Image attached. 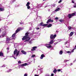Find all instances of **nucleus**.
<instances>
[{"label": "nucleus", "instance_id": "f257e3e1", "mask_svg": "<svg viewBox=\"0 0 76 76\" xmlns=\"http://www.w3.org/2000/svg\"><path fill=\"white\" fill-rule=\"evenodd\" d=\"M29 34V32H26V33L25 35L24 36L23 38H22L23 41H24L25 40L24 42H27L29 41L31 39V38L29 37H28V35Z\"/></svg>", "mask_w": 76, "mask_h": 76}, {"label": "nucleus", "instance_id": "f03ea898", "mask_svg": "<svg viewBox=\"0 0 76 76\" xmlns=\"http://www.w3.org/2000/svg\"><path fill=\"white\" fill-rule=\"evenodd\" d=\"M22 28L21 27H19L15 31V33L14 34L12 35V37H15V35H16V34L18 32H19L20 30H21V29Z\"/></svg>", "mask_w": 76, "mask_h": 76}, {"label": "nucleus", "instance_id": "7ed1b4c3", "mask_svg": "<svg viewBox=\"0 0 76 76\" xmlns=\"http://www.w3.org/2000/svg\"><path fill=\"white\" fill-rule=\"evenodd\" d=\"M20 53V51L18 50V51L17 49H15L14 52V55H15V54H16V56H18V55Z\"/></svg>", "mask_w": 76, "mask_h": 76}, {"label": "nucleus", "instance_id": "20e7f679", "mask_svg": "<svg viewBox=\"0 0 76 76\" xmlns=\"http://www.w3.org/2000/svg\"><path fill=\"white\" fill-rule=\"evenodd\" d=\"M75 15V13L69 14L68 15V17L69 19H70V18H72V16H74Z\"/></svg>", "mask_w": 76, "mask_h": 76}, {"label": "nucleus", "instance_id": "39448f33", "mask_svg": "<svg viewBox=\"0 0 76 76\" xmlns=\"http://www.w3.org/2000/svg\"><path fill=\"white\" fill-rule=\"evenodd\" d=\"M56 36H57L56 34H55L54 35H53V34H51L50 38V39H54V38L56 37Z\"/></svg>", "mask_w": 76, "mask_h": 76}, {"label": "nucleus", "instance_id": "423d86ee", "mask_svg": "<svg viewBox=\"0 0 76 76\" xmlns=\"http://www.w3.org/2000/svg\"><path fill=\"white\" fill-rule=\"evenodd\" d=\"M30 5V2H28L27 3V4H26V6L27 7V8L28 9H30V8H31V7L29 6Z\"/></svg>", "mask_w": 76, "mask_h": 76}, {"label": "nucleus", "instance_id": "0eeeda50", "mask_svg": "<svg viewBox=\"0 0 76 76\" xmlns=\"http://www.w3.org/2000/svg\"><path fill=\"white\" fill-rule=\"evenodd\" d=\"M39 25L40 26H46L48 25V24H44L43 22H42L40 23Z\"/></svg>", "mask_w": 76, "mask_h": 76}, {"label": "nucleus", "instance_id": "6e6552de", "mask_svg": "<svg viewBox=\"0 0 76 76\" xmlns=\"http://www.w3.org/2000/svg\"><path fill=\"white\" fill-rule=\"evenodd\" d=\"M53 22L54 20H51V19H50L48 20L46 22V23H50V22Z\"/></svg>", "mask_w": 76, "mask_h": 76}, {"label": "nucleus", "instance_id": "1a4fd4ad", "mask_svg": "<svg viewBox=\"0 0 76 76\" xmlns=\"http://www.w3.org/2000/svg\"><path fill=\"white\" fill-rule=\"evenodd\" d=\"M50 45V44H46L45 46L48 48H51L52 46L51 45Z\"/></svg>", "mask_w": 76, "mask_h": 76}, {"label": "nucleus", "instance_id": "9d476101", "mask_svg": "<svg viewBox=\"0 0 76 76\" xmlns=\"http://www.w3.org/2000/svg\"><path fill=\"white\" fill-rule=\"evenodd\" d=\"M37 48V47L35 46L32 48V49H31V51H35L36 50V49Z\"/></svg>", "mask_w": 76, "mask_h": 76}, {"label": "nucleus", "instance_id": "9b49d317", "mask_svg": "<svg viewBox=\"0 0 76 76\" xmlns=\"http://www.w3.org/2000/svg\"><path fill=\"white\" fill-rule=\"evenodd\" d=\"M27 65H28V64L26 63H25L21 64L20 66L22 67H23L24 66H27Z\"/></svg>", "mask_w": 76, "mask_h": 76}, {"label": "nucleus", "instance_id": "f8f14e48", "mask_svg": "<svg viewBox=\"0 0 76 76\" xmlns=\"http://www.w3.org/2000/svg\"><path fill=\"white\" fill-rule=\"evenodd\" d=\"M4 56V54L2 51L0 52V57H3Z\"/></svg>", "mask_w": 76, "mask_h": 76}, {"label": "nucleus", "instance_id": "ddd939ff", "mask_svg": "<svg viewBox=\"0 0 76 76\" xmlns=\"http://www.w3.org/2000/svg\"><path fill=\"white\" fill-rule=\"evenodd\" d=\"M54 42V40H51L50 42H49V44L51 45V44H53Z\"/></svg>", "mask_w": 76, "mask_h": 76}, {"label": "nucleus", "instance_id": "4468645a", "mask_svg": "<svg viewBox=\"0 0 76 76\" xmlns=\"http://www.w3.org/2000/svg\"><path fill=\"white\" fill-rule=\"evenodd\" d=\"M43 57H45V55L44 54H42L40 57V59H42Z\"/></svg>", "mask_w": 76, "mask_h": 76}, {"label": "nucleus", "instance_id": "2eb2a0df", "mask_svg": "<svg viewBox=\"0 0 76 76\" xmlns=\"http://www.w3.org/2000/svg\"><path fill=\"white\" fill-rule=\"evenodd\" d=\"M21 52L23 54H25V55L26 54V52L24 50H22L21 51Z\"/></svg>", "mask_w": 76, "mask_h": 76}, {"label": "nucleus", "instance_id": "dca6fc26", "mask_svg": "<svg viewBox=\"0 0 76 76\" xmlns=\"http://www.w3.org/2000/svg\"><path fill=\"white\" fill-rule=\"evenodd\" d=\"M6 35V33H3V34H2L1 36L2 38H4V37Z\"/></svg>", "mask_w": 76, "mask_h": 76}, {"label": "nucleus", "instance_id": "f3484780", "mask_svg": "<svg viewBox=\"0 0 76 76\" xmlns=\"http://www.w3.org/2000/svg\"><path fill=\"white\" fill-rule=\"evenodd\" d=\"M51 26H52V24H50L48 25L47 27L48 28H50V27H51Z\"/></svg>", "mask_w": 76, "mask_h": 76}, {"label": "nucleus", "instance_id": "a211bd4d", "mask_svg": "<svg viewBox=\"0 0 76 76\" xmlns=\"http://www.w3.org/2000/svg\"><path fill=\"white\" fill-rule=\"evenodd\" d=\"M63 53V52L62 50H60L59 52V54L60 55H61Z\"/></svg>", "mask_w": 76, "mask_h": 76}, {"label": "nucleus", "instance_id": "6ab92c4d", "mask_svg": "<svg viewBox=\"0 0 76 76\" xmlns=\"http://www.w3.org/2000/svg\"><path fill=\"white\" fill-rule=\"evenodd\" d=\"M60 10V8H58L57 9H56L55 11L56 12H57V11H59V10Z\"/></svg>", "mask_w": 76, "mask_h": 76}, {"label": "nucleus", "instance_id": "aec40b11", "mask_svg": "<svg viewBox=\"0 0 76 76\" xmlns=\"http://www.w3.org/2000/svg\"><path fill=\"white\" fill-rule=\"evenodd\" d=\"M0 10L1 12H3L4 10V8H0Z\"/></svg>", "mask_w": 76, "mask_h": 76}, {"label": "nucleus", "instance_id": "412c9836", "mask_svg": "<svg viewBox=\"0 0 76 76\" xmlns=\"http://www.w3.org/2000/svg\"><path fill=\"white\" fill-rule=\"evenodd\" d=\"M73 35V32H71L69 34V35L71 37Z\"/></svg>", "mask_w": 76, "mask_h": 76}, {"label": "nucleus", "instance_id": "4be33fe9", "mask_svg": "<svg viewBox=\"0 0 76 76\" xmlns=\"http://www.w3.org/2000/svg\"><path fill=\"white\" fill-rule=\"evenodd\" d=\"M10 40L11 39L10 38H7V41H10Z\"/></svg>", "mask_w": 76, "mask_h": 76}, {"label": "nucleus", "instance_id": "5701e85b", "mask_svg": "<svg viewBox=\"0 0 76 76\" xmlns=\"http://www.w3.org/2000/svg\"><path fill=\"white\" fill-rule=\"evenodd\" d=\"M57 71V69H54L53 71V72L54 73H56V72Z\"/></svg>", "mask_w": 76, "mask_h": 76}, {"label": "nucleus", "instance_id": "b1692460", "mask_svg": "<svg viewBox=\"0 0 76 76\" xmlns=\"http://www.w3.org/2000/svg\"><path fill=\"white\" fill-rule=\"evenodd\" d=\"M68 28L69 30H70L72 29V27L71 26H69L68 27Z\"/></svg>", "mask_w": 76, "mask_h": 76}, {"label": "nucleus", "instance_id": "393cba45", "mask_svg": "<svg viewBox=\"0 0 76 76\" xmlns=\"http://www.w3.org/2000/svg\"><path fill=\"white\" fill-rule=\"evenodd\" d=\"M69 61V60H64V62H65V63H66V62H67V61Z\"/></svg>", "mask_w": 76, "mask_h": 76}, {"label": "nucleus", "instance_id": "a878e982", "mask_svg": "<svg viewBox=\"0 0 76 76\" xmlns=\"http://www.w3.org/2000/svg\"><path fill=\"white\" fill-rule=\"evenodd\" d=\"M22 63V62L20 61H18V64H21Z\"/></svg>", "mask_w": 76, "mask_h": 76}, {"label": "nucleus", "instance_id": "bb28decb", "mask_svg": "<svg viewBox=\"0 0 76 76\" xmlns=\"http://www.w3.org/2000/svg\"><path fill=\"white\" fill-rule=\"evenodd\" d=\"M62 2V0H60L59 1H58V3H60L61 2Z\"/></svg>", "mask_w": 76, "mask_h": 76}, {"label": "nucleus", "instance_id": "cd10ccee", "mask_svg": "<svg viewBox=\"0 0 76 76\" xmlns=\"http://www.w3.org/2000/svg\"><path fill=\"white\" fill-rule=\"evenodd\" d=\"M75 50V49L74 48L73 50L71 51L72 53H73L74 52V50Z\"/></svg>", "mask_w": 76, "mask_h": 76}, {"label": "nucleus", "instance_id": "c85d7f7f", "mask_svg": "<svg viewBox=\"0 0 76 76\" xmlns=\"http://www.w3.org/2000/svg\"><path fill=\"white\" fill-rule=\"evenodd\" d=\"M31 57H35V55H32Z\"/></svg>", "mask_w": 76, "mask_h": 76}, {"label": "nucleus", "instance_id": "c756f323", "mask_svg": "<svg viewBox=\"0 0 76 76\" xmlns=\"http://www.w3.org/2000/svg\"><path fill=\"white\" fill-rule=\"evenodd\" d=\"M6 67V65H4L2 66V67Z\"/></svg>", "mask_w": 76, "mask_h": 76}, {"label": "nucleus", "instance_id": "7c9ffc66", "mask_svg": "<svg viewBox=\"0 0 76 76\" xmlns=\"http://www.w3.org/2000/svg\"><path fill=\"white\" fill-rule=\"evenodd\" d=\"M57 71L58 72H60V71H61V69H58Z\"/></svg>", "mask_w": 76, "mask_h": 76}, {"label": "nucleus", "instance_id": "2f4dec72", "mask_svg": "<svg viewBox=\"0 0 76 76\" xmlns=\"http://www.w3.org/2000/svg\"><path fill=\"white\" fill-rule=\"evenodd\" d=\"M16 0H13V1H12V3H14V2H15V1H16Z\"/></svg>", "mask_w": 76, "mask_h": 76}, {"label": "nucleus", "instance_id": "473e14b6", "mask_svg": "<svg viewBox=\"0 0 76 76\" xmlns=\"http://www.w3.org/2000/svg\"><path fill=\"white\" fill-rule=\"evenodd\" d=\"M67 53H71V52L70 51H68L67 52Z\"/></svg>", "mask_w": 76, "mask_h": 76}, {"label": "nucleus", "instance_id": "72a5a7b5", "mask_svg": "<svg viewBox=\"0 0 76 76\" xmlns=\"http://www.w3.org/2000/svg\"><path fill=\"white\" fill-rule=\"evenodd\" d=\"M72 3H75V2H74V0H72Z\"/></svg>", "mask_w": 76, "mask_h": 76}, {"label": "nucleus", "instance_id": "f704fd0d", "mask_svg": "<svg viewBox=\"0 0 76 76\" xmlns=\"http://www.w3.org/2000/svg\"><path fill=\"white\" fill-rule=\"evenodd\" d=\"M55 19L56 20H58V17H56L55 18Z\"/></svg>", "mask_w": 76, "mask_h": 76}, {"label": "nucleus", "instance_id": "c9c22d12", "mask_svg": "<svg viewBox=\"0 0 76 76\" xmlns=\"http://www.w3.org/2000/svg\"><path fill=\"white\" fill-rule=\"evenodd\" d=\"M29 44H31V43H32V42H31V41H29Z\"/></svg>", "mask_w": 76, "mask_h": 76}, {"label": "nucleus", "instance_id": "e433bc0d", "mask_svg": "<svg viewBox=\"0 0 76 76\" xmlns=\"http://www.w3.org/2000/svg\"><path fill=\"white\" fill-rule=\"evenodd\" d=\"M59 21L60 22H63V20H59Z\"/></svg>", "mask_w": 76, "mask_h": 76}, {"label": "nucleus", "instance_id": "4c0bfd02", "mask_svg": "<svg viewBox=\"0 0 76 76\" xmlns=\"http://www.w3.org/2000/svg\"><path fill=\"white\" fill-rule=\"evenodd\" d=\"M28 76V74H25L24 75V76Z\"/></svg>", "mask_w": 76, "mask_h": 76}, {"label": "nucleus", "instance_id": "58836bf2", "mask_svg": "<svg viewBox=\"0 0 76 76\" xmlns=\"http://www.w3.org/2000/svg\"><path fill=\"white\" fill-rule=\"evenodd\" d=\"M39 29V27H37V28H36V29Z\"/></svg>", "mask_w": 76, "mask_h": 76}, {"label": "nucleus", "instance_id": "ea45409f", "mask_svg": "<svg viewBox=\"0 0 76 76\" xmlns=\"http://www.w3.org/2000/svg\"><path fill=\"white\" fill-rule=\"evenodd\" d=\"M51 76H54V74H51Z\"/></svg>", "mask_w": 76, "mask_h": 76}, {"label": "nucleus", "instance_id": "a19ab883", "mask_svg": "<svg viewBox=\"0 0 76 76\" xmlns=\"http://www.w3.org/2000/svg\"><path fill=\"white\" fill-rule=\"evenodd\" d=\"M7 50H9V48H7Z\"/></svg>", "mask_w": 76, "mask_h": 76}, {"label": "nucleus", "instance_id": "79ce46f5", "mask_svg": "<svg viewBox=\"0 0 76 76\" xmlns=\"http://www.w3.org/2000/svg\"><path fill=\"white\" fill-rule=\"evenodd\" d=\"M74 7L75 8L76 7V5H74Z\"/></svg>", "mask_w": 76, "mask_h": 76}, {"label": "nucleus", "instance_id": "37998d69", "mask_svg": "<svg viewBox=\"0 0 76 76\" xmlns=\"http://www.w3.org/2000/svg\"><path fill=\"white\" fill-rule=\"evenodd\" d=\"M34 76H39V75H35Z\"/></svg>", "mask_w": 76, "mask_h": 76}, {"label": "nucleus", "instance_id": "c03bdc74", "mask_svg": "<svg viewBox=\"0 0 76 76\" xmlns=\"http://www.w3.org/2000/svg\"><path fill=\"white\" fill-rule=\"evenodd\" d=\"M75 48H74L75 49V50H76V45L75 46Z\"/></svg>", "mask_w": 76, "mask_h": 76}, {"label": "nucleus", "instance_id": "a18cd8bd", "mask_svg": "<svg viewBox=\"0 0 76 76\" xmlns=\"http://www.w3.org/2000/svg\"><path fill=\"white\" fill-rule=\"evenodd\" d=\"M14 58H15V59H16V58H15V57H14Z\"/></svg>", "mask_w": 76, "mask_h": 76}, {"label": "nucleus", "instance_id": "49530a36", "mask_svg": "<svg viewBox=\"0 0 76 76\" xmlns=\"http://www.w3.org/2000/svg\"><path fill=\"white\" fill-rule=\"evenodd\" d=\"M75 5L76 6V3H74Z\"/></svg>", "mask_w": 76, "mask_h": 76}, {"label": "nucleus", "instance_id": "de8ad7c7", "mask_svg": "<svg viewBox=\"0 0 76 76\" xmlns=\"http://www.w3.org/2000/svg\"><path fill=\"white\" fill-rule=\"evenodd\" d=\"M1 29H0V33L1 32Z\"/></svg>", "mask_w": 76, "mask_h": 76}, {"label": "nucleus", "instance_id": "09e8293b", "mask_svg": "<svg viewBox=\"0 0 76 76\" xmlns=\"http://www.w3.org/2000/svg\"><path fill=\"white\" fill-rule=\"evenodd\" d=\"M1 36H2L1 35L0 36V38L1 37Z\"/></svg>", "mask_w": 76, "mask_h": 76}, {"label": "nucleus", "instance_id": "8fccbe9b", "mask_svg": "<svg viewBox=\"0 0 76 76\" xmlns=\"http://www.w3.org/2000/svg\"><path fill=\"white\" fill-rule=\"evenodd\" d=\"M10 70H12V69H10Z\"/></svg>", "mask_w": 76, "mask_h": 76}, {"label": "nucleus", "instance_id": "3c124183", "mask_svg": "<svg viewBox=\"0 0 76 76\" xmlns=\"http://www.w3.org/2000/svg\"><path fill=\"white\" fill-rule=\"evenodd\" d=\"M45 0H43V1H45Z\"/></svg>", "mask_w": 76, "mask_h": 76}, {"label": "nucleus", "instance_id": "603ef678", "mask_svg": "<svg viewBox=\"0 0 76 76\" xmlns=\"http://www.w3.org/2000/svg\"><path fill=\"white\" fill-rule=\"evenodd\" d=\"M56 32H57V31H56Z\"/></svg>", "mask_w": 76, "mask_h": 76}, {"label": "nucleus", "instance_id": "864d4df0", "mask_svg": "<svg viewBox=\"0 0 76 76\" xmlns=\"http://www.w3.org/2000/svg\"><path fill=\"white\" fill-rule=\"evenodd\" d=\"M48 76H49V75H48Z\"/></svg>", "mask_w": 76, "mask_h": 76}]
</instances>
